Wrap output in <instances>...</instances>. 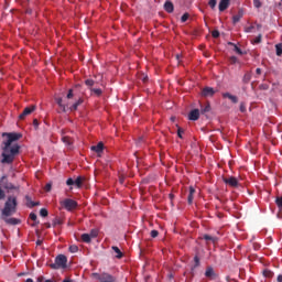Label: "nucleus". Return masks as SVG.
Wrapping results in <instances>:
<instances>
[{"mask_svg": "<svg viewBox=\"0 0 282 282\" xmlns=\"http://www.w3.org/2000/svg\"><path fill=\"white\" fill-rule=\"evenodd\" d=\"M182 133H184V130L182 129V128H178L177 129V137L182 140V138H184L183 135H182Z\"/></svg>", "mask_w": 282, "mask_h": 282, "instance_id": "c03bdc74", "label": "nucleus"}, {"mask_svg": "<svg viewBox=\"0 0 282 282\" xmlns=\"http://www.w3.org/2000/svg\"><path fill=\"white\" fill-rule=\"evenodd\" d=\"M188 120L196 121L199 120V109H194L188 115Z\"/></svg>", "mask_w": 282, "mask_h": 282, "instance_id": "9b49d317", "label": "nucleus"}, {"mask_svg": "<svg viewBox=\"0 0 282 282\" xmlns=\"http://www.w3.org/2000/svg\"><path fill=\"white\" fill-rule=\"evenodd\" d=\"M63 224V218L56 217L53 220V226H62Z\"/></svg>", "mask_w": 282, "mask_h": 282, "instance_id": "a878e982", "label": "nucleus"}, {"mask_svg": "<svg viewBox=\"0 0 282 282\" xmlns=\"http://www.w3.org/2000/svg\"><path fill=\"white\" fill-rule=\"evenodd\" d=\"M210 111V106L207 104L204 108H202L200 113H208Z\"/></svg>", "mask_w": 282, "mask_h": 282, "instance_id": "2f4dec72", "label": "nucleus"}, {"mask_svg": "<svg viewBox=\"0 0 282 282\" xmlns=\"http://www.w3.org/2000/svg\"><path fill=\"white\" fill-rule=\"evenodd\" d=\"M6 180H7V176L1 177L3 188H6L7 191H19V186H17L10 182H6Z\"/></svg>", "mask_w": 282, "mask_h": 282, "instance_id": "6e6552de", "label": "nucleus"}, {"mask_svg": "<svg viewBox=\"0 0 282 282\" xmlns=\"http://www.w3.org/2000/svg\"><path fill=\"white\" fill-rule=\"evenodd\" d=\"M208 6H209L212 9H215V7L217 6V0H209Z\"/></svg>", "mask_w": 282, "mask_h": 282, "instance_id": "e433bc0d", "label": "nucleus"}, {"mask_svg": "<svg viewBox=\"0 0 282 282\" xmlns=\"http://www.w3.org/2000/svg\"><path fill=\"white\" fill-rule=\"evenodd\" d=\"M254 26H249V28H247L246 29V32H252V29H253Z\"/></svg>", "mask_w": 282, "mask_h": 282, "instance_id": "052dcab7", "label": "nucleus"}, {"mask_svg": "<svg viewBox=\"0 0 282 282\" xmlns=\"http://www.w3.org/2000/svg\"><path fill=\"white\" fill-rule=\"evenodd\" d=\"M69 252H72L73 254L78 252V246H76V245L70 246L69 247Z\"/></svg>", "mask_w": 282, "mask_h": 282, "instance_id": "72a5a7b5", "label": "nucleus"}, {"mask_svg": "<svg viewBox=\"0 0 282 282\" xmlns=\"http://www.w3.org/2000/svg\"><path fill=\"white\" fill-rule=\"evenodd\" d=\"M66 98H68V100L74 98V90L73 89L68 90V94H67Z\"/></svg>", "mask_w": 282, "mask_h": 282, "instance_id": "79ce46f5", "label": "nucleus"}, {"mask_svg": "<svg viewBox=\"0 0 282 282\" xmlns=\"http://www.w3.org/2000/svg\"><path fill=\"white\" fill-rule=\"evenodd\" d=\"M83 102H84L83 98H79V99L75 102V105H76L77 107H80V105H83Z\"/></svg>", "mask_w": 282, "mask_h": 282, "instance_id": "864d4df0", "label": "nucleus"}, {"mask_svg": "<svg viewBox=\"0 0 282 282\" xmlns=\"http://www.w3.org/2000/svg\"><path fill=\"white\" fill-rule=\"evenodd\" d=\"M30 219H31L32 221H36V219H37L36 214H35V213H31V214H30Z\"/></svg>", "mask_w": 282, "mask_h": 282, "instance_id": "49530a36", "label": "nucleus"}, {"mask_svg": "<svg viewBox=\"0 0 282 282\" xmlns=\"http://www.w3.org/2000/svg\"><path fill=\"white\" fill-rule=\"evenodd\" d=\"M164 10H165V12H169V14H171L173 12V10H174L173 2L166 1L164 3Z\"/></svg>", "mask_w": 282, "mask_h": 282, "instance_id": "f3484780", "label": "nucleus"}, {"mask_svg": "<svg viewBox=\"0 0 282 282\" xmlns=\"http://www.w3.org/2000/svg\"><path fill=\"white\" fill-rule=\"evenodd\" d=\"M256 74H258V76H261V68H257Z\"/></svg>", "mask_w": 282, "mask_h": 282, "instance_id": "bf43d9fd", "label": "nucleus"}, {"mask_svg": "<svg viewBox=\"0 0 282 282\" xmlns=\"http://www.w3.org/2000/svg\"><path fill=\"white\" fill-rule=\"evenodd\" d=\"M63 282H72V280L69 278H66L65 280H63Z\"/></svg>", "mask_w": 282, "mask_h": 282, "instance_id": "0e129e2a", "label": "nucleus"}, {"mask_svg": "<svg viewBox=\"0 0 282 282\" xmlns=\"http://www.w3.org/2000/svg\"><path fill=\"white\" fill-rule=\"evenodd\" d=\"M17 206H19L17 197L9 196L4 203V208L1 209L0 219H2V221L8 226H19V224H21V219L10 218L14 213H17Z\"/></svg>", "mask_w": 282, "mask_h": 282, "instance_id": "f03ea898", "label": "nucleus"}, {"mask_svg": "<svg viewBox=\"0 0 282 282\" xmlns=\"http://www.w3.org/2000/svg\"><path fill=\"white\" fill-rule=\"evenodd\" d=\"M85 178H83V176H78L74 182H75V186L77 188H82L83 187V182Z\"/></svg>", "mask_w": 282, "mask_h": 282, "instance_id": "412c9836", "label": "nucleus"}, {"mask_svg": "<svg viewBox=\"0 0 282 282\" xmlns=\"http://www.w3.org/2000/svg\"><path fill=\"white\" fill-rule=\"evenodd\" d=\"M44 191H45L46 193H50V191H52V183H47V184L45 185V187H44Z\"/></svg>", "mask_w": 282, "mask_h": 282, "instance_id": "a19ab883", "label": "nucleus"}, {"mask_svg": "<svg viewBox=\"0 0 282 282\" xmlns=\"http://www.w3.org/2000/svg\"><path fill=\"white\" fill-rule=\"evenodd\" d=\"M25 282H34V280H32V279H26V281Z\"/></svg>", "mask_w": 282, "mask_h": 282, "instance_id": "69168bd1", "label": "nucleus"}, {"mask_svg": "<svg viewBox=\"0 0 282 282\" xmlns=\"http://www.w3.org/2000/svg\"><path fill=\"white\" fill-rule=\"evenodd\" d=\"M275 52H276V56L282 55V44H276L275 45Z\"/></svg>", "mask_w": 282, "mask_h": 282, "instance_id": "c85d7f7f", "label": "nucleus"}, {"mask_svg": "<svg viewBox=\"0 0 282 282\" xmlns=\"http://www.w3.org/2000/svg\"><path fill=\"white\" fill-rule=\"evenodd\" d=\"M91 278L95 281H100V282H115L116 281V278H113V275H111V274H109L107 272H104V273H93Z\"/></svg>", "mask_w": 282, "mask_h": 282, "instance_id": "20e7f679", "label": "nucleus"}, {"mask_svg": "<svg viewBox=\"0 0 282 282\" xmlns=\"http://www.w3.org/2000/svg\"><path fill=\"white\" fill-rule=\"evenodd\" d=\"M261 39H262V35L259 34V35L252 41V43L259 44V43H261Z\"/></svg>", "mask_w": 282, "mask_h": 282, "instance_id": "58836bf2", "label": "nucleus"}, {"mask_svg": "<svg viewBox=\"0 0 282 282\" xmlns=\"http://www.w3.org/2000/svg\"><path fill=\"white\" fill-rule=\"evenodd\" d=\"M40 215H41V217H47V215H50V213L47 212L46 208H42V209L40 210Z\"/></svg>", "mask_w": 282, "mask_h": 282, "instance_id": "473e14b6", "label": "nucleus"}, {"mask_svg": "<svg viewBox=\"0 0 282 282\" xmlns=\"http://www.w3.org/2000/svg\"><path fill=\"white\" fill-rule=\"evenodd\" d=\"M278 282H282V274L278 275Z\"/></svg>", "mask_w": 282, "mask_h": 282, "instance_id": "680f3d73", "label": "nucleus"}, {"mask_svg": "<svg viewBox=\"0 0 282 282\" xmlns=\"http://www.w3.org/2000/svg\"><path fill=\"white\" fill-rule=\"evenodd\" d=\"M6 199V192L0 187V200Z\"/></svg>", "mask_w": 282, "mask_h": 282, "instance_id": "09e8293b", "label": "nucleus"}, {"mask_svg": "<svg viewBox=\"0 0 282 282\" xmlns=\"http://www.w3.org/2000/svg\"><path fill=\"white\" fill-rule=\"evenodd\" d=\"M194 263H195V268L199 267V257L197 256L194 257Z\"/></svg>", "mask_w": 282, "mask_h": 282, "instance_id": "de8ad7c7", "label": "nucleus"}, {"mask_svg": "<svg viewBox=\"0 0 282 282\" xmlns=\"http://www.w3.org/2000/svg\"><path fill=\"white\" fill-rule=\"evenodd\" d=\"M52 270H65L67 268V256L58 254L55 258V263L51 264Z\"/></svg>", "mask_w": 282, "mask_h": 282, "instance_id": "7ed1b4c3", "label": "nucleus"}, {"mask_svg": "<svg viewBox=\"0 0 282 282\" xmlns=\"http://www.w3.org/2000/svg\"><path fill=\"white\" fill-rule=\"evenodd\" d=\"M202 96L204 98H213L215 96V89L213 87H205L202 90Z\"/></svg>", "mask_w": 282, "mask_h": 282, "instance_id": "1a4fd4ad", "label": "nucleus"}, {"mask_svg": "<svg viewBox=\"0 0 282 282\" xmlns=\"http://www.w3.org/2000/svg\"><path fill=\"white\" fill-rule=\"evenodd\" d=\"M111 248L113 252H116V259H122V257H124L120 248H118L117 246H112Z\"/></svg>", "mask_w": 282, "mask_h": 282, "instance_id": "a211bd4d", "label": "nucleus"}, {"mask_svg": "<svg viewBox=\"0 0 282 282\" xmlns=\"http://www.w3.org/2000/svg\"><path fill=\"white\" fill-rule=\"evenodd\" d=\"M83 102H84L83 98H79V99L75 102V105H76L77 107H80V105H83Z\"/></svg>", "mask_w": 282, "mask_h": 282, "instance_id": "603ef678", "label": "nucleus"}, {"mask_svg": "<svg viewBox=\"0 0 282 282\" xmlns=\"http://www.w3.org/2000/svg\"><path fill=\"white\" fill-rule=\"evenodd\" d=\"M147 80H148V77L143 78V82H144V83H147Z\"/></svg>", "mask_w": 282, "mask_h": 282, "instance_id": "338daca9", "label": "nucleus"}, {"mask_svg": "<svg viewBox=\"0 0 282 282\" xmlns=\"http://www.w3.org/2000/svg\"><path fill=\"white\" fill-rule=\"evenodd\" d=\"M250 80H252V73H246L242 77V83L245 85H248V83H250Z\"/></svg>", "mask_w": 282, "mask_h": 282, "instance_id": "6ab92c4d", "label": "nucleus"}, {"mask_svg": "<svg viewBox=\"0 0 282 282\" xmlns=\"http://www.w3.org/2000/svg\"><path fill=\"white\" fill-rule=\"evenodd\" d=\"M33 127H34L35 129H39V119H34V120H33Z\"/></svg>", "mask_w": 282, "mask_h": 282, "instance_id": "5fc2aeb1", "label": "nucleus"}, {"mask_svg": "<svg viewBox=\"0 0 282 282\" xmlns=\"http://www.w3.org/2000/svg\"><path fill=\"white\" fill-rule=\"evenodd\" d=\"M223 182L227 184V186H231V188H237L239 186V181L235 176H229L223 178Z\"/></svg>", "mask_w": 282, "mask_h": 282, "instance_id": "0eeeda50", "label": "nucleus"}, {"mask_svg": "<svg viewBox=\"0 0 282 282\" xmlns=\"http://www.w3.org/2000/svg\"><path fill=\"white\" fill-rule=\"evenodd\" d=\"M263 275L267 278V279H272V276H274V272L270 271V270H264L263 271Z\"/></svg>", "mask_w": 282, "mask_h": 282, "instance_id": "393cba45", "label": "nucleus"}, {"mask_svg": "<svg viewBox=\"0 0 282 282\" xmlns=\"http://www.w3.org/2000/svg\"><path fill=\"white\" fill-rule=\"evenodd\" d=\"M260 89H270V86H268V84H262L261 86H260Z\"/></svg>", "mask_w": 282, "mask_h": 282, "instance_id": "6e6d98bb", "label": "nucleus"}, {"mask_svg": "<svg viewBox=\"0 0 282 282\" xmlns=\"http://www.w3.org/2000/svg\"><path fill=\"white\" fill-rule=\"evenodd\" d=\"M223 98H228L229 100H231V102H234V105H237V102H239V98H237V96L230 95V93H224Z\"/></svg>", "mask_w": 282, "mask_h": 282, "instance_id": "2eb2a0df", "label": "nucleus"}, {"mask_svg": "<svg viewBox=\"0 0 282 282\" xmlns=\"http://www.w3.org/2000/svg\"><path fill=\"white\" fill-rule=\"evenodd\" d=\"M82 241H84V243H91V236L89 234H83Z\"/></svg>", "mask_w": 282, "mask_h": 282, "instance_id": "aec40b11", "label": "nucleus"}, {"mask_svg": "<svg viewBox=\"0 0 282 282\" xmlns=\"http://www.w3.org/2000/svg\"><path fill=\"white\" fill-rule=\"evenodd\" d=\"M193 199H195V187H189V194L187 196L188 204H193Z\"/></svg>", "mask_w": 282, "mask_h": 282, "instance_id": "dca6fc26", "label": "nucleus"}, {"mask_svg": "<svg viewBox=\"0 0 282 282\" xmlns=\"http://www.w3.org/2000/svg\"><path fill=\"white\" fill-rule=\"evenodd\" d=\"M98 229H91L88 235H90V239H96L98 237Z\"/></svg>", "mask_w": 282, "mask_h": 282, "instance_id": "bb28decb", "label": "nucleus"}, {"mask_svg": "<svg viewBox=\"0 0 282 282\" xmlns=\"http://www.w3.org/2000/svg\"><path fill=\"white\" fill-rule=\"evenodd\" d=\"M66 184H67V186H75V181H73V178H68L66 181Z\"/></svg>", "mask_w": 282, "mask_h": 282, "instance_id": "a18cd8bd", "label": "nucleus"}, {"mask_svg": "<svg viewBox=\"0 0 282 282\" xmlns=\"http://www.w3.org/2000/svg\"><path fill=\"white\" fill-rule=\"evenodd\" d=\"M90 91L95 94V96H98V97L102 96V89L100 88H90Z\"/></svg>", "mask_w": 282, "mask_h": 282, "instance_id": "b1692460", "label": "nucleus"}, {"mask_svg": "<svg viewBox=\"0 0 282 282\" xmlns=\"http://www.w3.org/2000/svg\"><path fill=\"white\" fill-rule=\"evenodd\" d=\"M90 150L95 151V153H102L105 151V143L99 142L97 145H93Z\"/></svg>", "mask_w": 282, "mask_h": 282, "instance_id": "4468645a", "label": "nucleus"}, {"mask_svg": "<svg viewBox=\"0 0 282 282\" xmlns=\"http://www.w3.org/2000/svg\"><path fill=\"white\" fill-rule=\"evenodd\" d=\"M58 107L63 108V111H65V105H63V98L58 97L55 99Z\"/></svg>", "mask_w": 282, "mask_h": 282, "instance_id": "c756f323", "label": "nucleus"}, {"mask_svg": "<svg viewBox=\"0 0 282 282\" xmlns=\"http://www.w3.org/2000/svg\"><path fill=\"white\" fill-rule=\"evenodd\" d=\"M33 111H36V106H30L24 108L23 112L19 116V120H25L28 116L32 115Z\"/></svg>", "mask_w": 282, "mask_h": 282, "instance_id": "423d86ee", "label": "nucleus"}, {"mask_svg": "<svg viewBox=\"0 0 282 282\" xmlns=\"http://www.w3.org/2000/svg\"><path fill=\"white\" fill-rule=\"evenodd\" d=\"M62 141L64 142V144H68V145L72 144V138L69 137H64Z\"/></svg>", "mask_w": 282, "mask_h": 282, "instance_id": "f704fd0d", "label": "nucleus"}, {"mask_svg": "<svg viewBox=\"0 0 282 282\" xmlns=\"http://www.w3.org/2000/svg\"><path fill=\"white\" fill-rule=\"evenodd\" d=\"M78 109L77 104H73L69 108L70 111H76Z\"/></svg>", "mask_w": 282, "mask_h": 282, "instance_id": "3c124183", "label": "nucleus"}, {"mask_svg": "<svg viewBox=\"0 0 282 282\" xmlns=\"http://www.w3.org/2000/svg\"><path fill=\"white\" fill-rule=\"evenodd\" d=\"M150 235H151L152 239H155V237H158V235H160V232L158 230H152L150 232Z\"/></svg>", "mask_w": 282, "mask_h": 282, "instance_id": "37998d69", "label": "nucleus"}, {"mask_svg": "<svg viewBox=\"0 0 282 282\" xmlns=\"http://www.w3.org/2000/svg\"><path fill=\"white\" fill-rule=\"evenodd\" d=\"M203 239H205V241H213V243H217V238L209 235H204Z\"/></svg>", "mask_w": 282, "mask_h": 282, "instance_id": "5701e85b", "label": "nucleus"}, {"mask_svg": "<svg viewBox=\"0 0 282 282\" xmlns=\"http://www.w3.org/2000/svg\"><path fill=\"white\" fill-rule=\"evenodd\" d=\"M241 17H243L242 13L236 14L232 17V21L234 23H239V21H241Z\"/></svg>", "mask_w": 282, "mask_h": 282, "instance_id": "cd10ccee", "label": "nucleus"}, {"mask_svg": "<svg viewBox=\"0 0 282 282\" xmlns=\"http://www.w3.org/2000/svg\"><path fill=\"white\" fill-rule=\"evenodd\" d=\"M45 282H53L52 280H46Z\"/></svg>", "mask_w": 282, "mask_h": 282, "instance_id": "774afa93", "label": "nucleus"}, {"mask_svg": "<svg viewBox=\"0 0 282 282\" xmlns=\"http://www.w3.org/2000/svg\"><path fill=\"white\" fill-rule=\"evenodd\" d=\"M240 111L243 113L246 111V106L243 104L240 105Z\"/></svg>", "mask_w": 282, "mask_h": 282, "instance_id": "13d9d810", "label": "nucleus"}, {"mask_svg": "<svg viewBox=\"0 0 282 282\" xmlns=\"http://www.w3.org/2000/svg\"><path fill=\"white\" fill-rule=\"evenodd\" d=\"M41 243H43V240H37L36 241V246H41Z\"/></svg>", "mask_w": 282, "mask_h": 282, "instance_id": "e2e57ef3", "label": "nucleus"}, {"mask_svg": "<svg viewBox=\"0 0 282 282\" xmlns=\"http://www.w3.org/2000/svg\"><path fill=\"white\" fill-rule=\"evenodd\" d=\"M228 6H230V0H220L219 2V12H224L225 10H228Z\"/></svg>", "mask_w": 282, "mask_h": 282, "instance_id": "f8f14e48", "label": "nucleus"}, {"mask_svg": "<svg viewBox=\"0 0 282 282\" xmlns=\"http://www.w3.org/2000/svg\"><path fill=\"white\" fill-rule=\"evenodd\" d=\"M59 204L68 212L76 210V208H78V202L72 198H65L64 200H61Z\"/></svg>", "mask_w": 282, "mask_h": 282, "instance_id": "39448f33", "label": "nucleus"}, {"mask_svg": "<svg viewBox=\"0 0 282 282\" xmlns=\"http://www.w3.org/2000/svg\"><path fill=\"white\" fill-rule=\"evenodd\" d=\"M253 6L257 9L261 8V6H262L261 0H253Z\"/></svg>", "mask_w": 282, "mask_h": 282, "instance_id": "4c0bfd02", "label": "nucleus"}, {"mask_svg": "<svg viewBox=\"0 0 282 282\" xmlns=\"http://www.w3.org/2000/svg\"><path fill=\"white\" fill-rule=\"evenodd\" d=\"M229 45H231L234 47V51L237 52L240 56L243 55V51H241V48H239L237 44L229 42Z\"/></svg>", "mask_w": 282, "mask_h": 282, "instance_id": "4be33fe9", "label": "nucleus"}, {"mask_svg": "<svg viewBox=\"0 0 282 282\" xmlns=\"http://www.w3.org/2000/svg\"><path fill=\"white\" fill-rule=\"evenodd\" d=\"M188 13H184L181 18L182 23H186L188 21Z\"/></svg>", "mask_w": 282, "mask_h": 282, "instance_id": "c9c22d12", "label": "nucleus"}, {"mask_svg": "<svg viewBox=\"0 0 282 282\" xmlns=\"http://www.w3.org/2000/svg\"><path fill=\"white\" fill-rule=\"evenodd\" d=\"M25 200L28 208H34V206L41 205V203L32 200V198L29 195L25 196Z\"/></svg>", "mask_w": 282, "mask_h": 282, "instance_id": "ddd939ff", "label": "nucleus"}, {"mask_svg": "<svg viewBox=\"0 0 282 282\" xmlns=\"http://www.w3.org/2000/svg\"><path fill=\"white\" fill-rule=\"evenodd\" d=\"M43 281H45V278H44L43 275H41V276H39V278L36 279V282H43Z\"/></svg>", "mask_w": 282, "mask_h": 282, "instance_id": "4d7b16f0", "label": "nucleus"}, {"mask_svg": "<svg viewBox=\"0 0 282 282\" xmlns=\"http://www.w3.org/2000/svg\"><path fill=\"white\" fill-rule=\"evenodd\" d=\"M212 36H213V39H219V31L214 30V31L212 32Z\"/></svg>", "mask_w": 282, "mask_h": 282, "instance_id": "ea45409f", "label": "nucleus"}, {"mask_svg": "<svg viewBox=\"0 0 282 282\" xmlns=\"http://www.w3.org/2000/svg\"><path fill=\"white\" fill-rule=\"evenodd\" d=\"M2 135L7 137V140H4L1 145L2 152L0 154V162L2 164H13L14 160L21 154V145L14 142L21 140L23 134L19 132H4Z\"/></svg>", "mask_w": 282, "mask_h": 282, "instance_id": "f257e3e1", "label": "nucleus"}, {"mask_svg": "<svg viewBox=\"0 0 282 282\" xmlns=\"http://www.w3.org/2000/svg\"><path fill=\"white\" fill-rule=\"evenodd\" d=\"M237 56H231L230 57V63H231V65H235L236 63H237Z\"/></svg>", "mask_w": 282, "mask_h": 282, "instance_id": "8fccbe9b", "label": "nucleus"}, {"mask_svg": "<svg viewBox=\"0 0 282 282\" xmlns=\"http://www.w3.org/2000/svg\"><path fill=\"white\" fill-rule=\"evenodd\" d=\"M85 85L87 87H94V85H96V82H94V79H86Z\"/></svg>", "mask_w": 282, "mask_h": 282, "instance_id": "7c9ffc66", "label": "nucleus"}, {"mask_svg": "<svg viewBox=\"0 0 282 282\" xmlns=\"http://www.w3.org/2000/svg\"><path fill=\"white\" fill-rule=\"evenodd\" d=\"M205 276L213 281V280L217 279V273H215V269H213V267H207V269L205 271Z\"/></svg>", "mask_w": 282, "mask_h": 282, "instance_id": "9d476101", "label": "nucleus"}]
</instances>
